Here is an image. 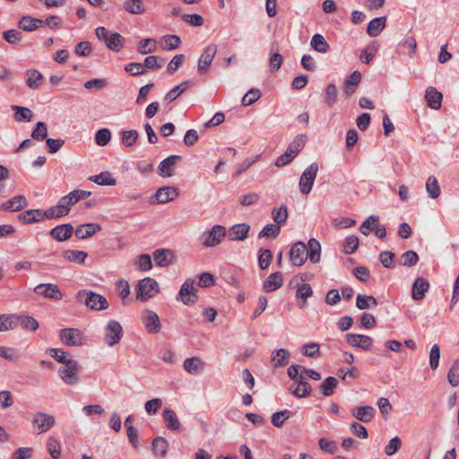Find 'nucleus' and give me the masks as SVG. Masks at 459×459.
Here are the masks:
<instances>
[{"instance_id":"obj_21","label":"nucleus","mask_w":459,"mask_h":459,"mask_svg":"<svg viewBox=\"0 0 459 459\" xmlns=\"http://www.w3.org/2000/svg\"><path fill=\"white\" fill-rule=\"evenodd\" d=\"M181 157L179 155H170L164 159L159 165V171L162 177L169 178L174 175L173 168Z\"/></svg>"},{"instance_id":"obj_55","label":"nucleus","mask_w":459,"mask_h":459,"mask_svg":"<svg viewBox=\"0 0 459 459\" xmlns=\"http://www.w3.org/2000/svg\"><path fill=\"white\" fill-rule=\"evenodd\" d=\"M325 100L329 108H332L337 101V88L333 83H329L325 88Z\"/></svg>"},{"instance_id":"obj_22","label":"nucleus","mask_w":459,"mask_h":459,"mask_svg":"<svg viewBox=\"0 0 459 459\" xmlns=\"http://www.w3.org/2000/svg\"><path fill=\"white\" fill-rule=\"evenodd\" d=\"M429 289V283L427 280L422 277H418L413 285L411 297L414 300H420L425 297V293Z\"/></svg>"},{"instance_id":"obj_36","label":"nucleus","mask_w":459,"mask_h":459,"mask_svg":"<svg viewBox=\"0 0 459 459\" xmlns=\"http://www.w3.org/2000/svg\"><path fill=\"white\" fill-rule=\"evenodd\" d=\"M169 448V442L162 437H157L152 440V451L157 456L165 457Z\"/></svg>"},{"instance_id":"obj_35","label":"nucleus","mask_w":459,"mask_h":459,"mask_svg":"<svg viewBox=\"0 0 459 459\" xmlns=\"http://www.w3.org/2000/svg\"><path fill=\"white\" fill-rule=\"evenodd\" d=\"M290 354L285 349H278L272 352V361L274 368L283 367L289 363Z\"/></svg>"},{"instance_id":"obj_34","label":"nucleus","mask_w":459,"mask_h":459,"mask_svg":"<svg viewBox=\"0 0 459 459\" xmlns=\"http://www.w3.org/2000/svg\"><path fill=\"white\" fill-rule=\"evenodd\" d=\"M62 256L69 262H73L78 264H83L88 254L85 251L79 250H65L62 253Z\"/></svg>"},{"instance_id":"obj_51","label":"nucleus","mask_w":459,"mask_h":459,"mask_svg":"<svg viewBox=\"0 0 459 459\" xmlns=\"http://www.w3.org/2000/svg\"><path fill=\"white\" fill-rule=\"evenodd\" d=\"M281 231V227L277 224H267L264 227V229L258 233V238H275L278 237Z\"/></svg>"},{"instance_id":"obj_3","label":"nucleus","mask_w":459,"mask_h":459,"mask_svg":"<svg viewBox=\"0 0 459 459\" xmlns=\"http://www.w3.org/2000/svg\"><path fill=\"white\" fill-rule=\"evenodd\" d=\"M306 135L301 134L288 146L286 152L275 160L276 167H282L289 164L301 151L304 146Z\"/></svg>"},{"instance_id":"obj_33","label":"nucleus","mask_w":459,"mask_h":459,"mask_svg":"<svg viewBox=\"0 0 459 459\" xmlns=\"http://www.w3.org/2000/svg\"><path fill=\"white\" fill-rule=\"evenodd\" d=\"M43 26L41 19L33 18L31 16H23L19 22L20 29L25 31H33Z\"/></svg>"},{"instance_id":"obj_50","label":"nucleus","mask_w":459,"mask_h":459,"mask_svg":"<svg viewBox=\"0 0 459 459\" xmlns=\"http://www.w3.org/2000/svg\"><path fill=\"white\" fill-rule=\"evenodd\" d=\"M272 218L279 226L286 221L288 218V210L286 205L281 204L278 208H273L272 211Z\"/></svg>"},{"instance_id":"obj_45","label":"nucleus","mask_w":459,"mask_h":459,"mask_svg":"<svg viewBox=\"0 0 459 459\" xmlns=\"http://www.w3.org/2000/svg\"><path fill=\"white\" fill-rule=\"evenodd\" d=\"M426 190L429 196L433 199H436L440 195V187L436 177L429 176L426 182Z\"/></svg>"},{"instance_id":"obj_58","label":"nucleus","mask_w":459,"mask_h":459,"mask_svg":"<svg viewBox=\"0 0 459 459\" xmlns=\"http://www.w3.org/2000/svg\"><path fill=\"white\" fill-rule=\"evenodd\" d=\"M16 320L24 329L35 331L39 327L38 321L30 316H21L16 317Z\"/></svg>"},{"instance_id":"obj_64","label":"nucleus","mask_w":459,"mask_h":459,"mask_svg":"<svg viewBox=\"0 0 459 459\" xmlns=\"http://www.w3.org/2000/svg\"><path fill=\"white\" fill-rule=\"evenodd\" d=\"M402 447V440L399 437H394L391 438L388 444L385 447V453L388 456L394 455L396 452H398Z\"/></svg>"},{"instance_id":"obj_25","label":"nucleus","mask_w":459,"mask_h":459,"mask_svg":"<svg viewBox=\"0 0 459 459\" xmlns=\"http://www.w3.org/2000/svg\"><path fill=\"white\" fill-rule=\"evenodd\" d=\"M100 230L101 227L97 223H87L78 226L75 230H74V232L77 238L84 239L91 237Z\"/></svg>"},{"instance_id":"obj_27","label":"nucleus","mask_w":459,"mask_h":459,"mask_svg":"<svg viewBox=\"0 0 459 459\" xmlns=\"http://www.w3.org/2000/svg\"><path fill=\"white\" fill-rule=\"evenodd\" d=\"M162 418L166 427L169 430H178L181 423L176 414V412L170 408H165L162 411Z\"/></svg>"},{"instance_id":"obj_10","label":"nucleus","mask_w":459,"mask_h":459,"mask_svg":"<svg viewBox=\"0 0 459 459\" xmlns=\"http://www.w3.org/2000/svg\"><path fill=\"white\" fill-rule=\"evenodd\" d=\"M141 319L148 333H157L161 329L160 317L152 310L146 309L143 312Z\"/></svg>"},{"instance_id":"obj_18","label":"nucleus","mask_w":459,"mask_h":459,"mask_svg":"<svg viewBox=\"0 0 459 459\" xmlns=\"http://www.w3.org/2000/svg\"><path fill=\"white\" fill-rule=\"evenodd\" d=\"M28 205V201L24 195H18L7 200L0 205V208L7 212H16Z\"/></svg>"},{"instance_id":"obj_54","label":"nucleus","mask_w":459,"mask_h":459,"mask_svg":"<svg viewBox=\"0 0 459 459\" xmlns=\"http://www.w3.org/2000/svg\"><path fill=\"white\" fill-rule=\"evenodd\" d=\"M273 260V254L269 249L261 248L258 255V264L262 270H265L269 267Z\"/></svg>"},{"instance_id":"obj_59","label":"nucleus","mask_w":459,"mask_h":459,"mask_svg":"<svg viewBox=\"0 0 459 459\" xmlns=\"http://www.w3.org/2000/svg\"><path fill=\"white\" fill-rule=\"evenodd\" d=\"M359 244V241L357 236L352 235L346 238L343 245V252L346 255H351L354 253L358 249Z\"/></svg>"},{"instance_id":"obj_6","label":"nucleus","mask_w":459,"mask_h":459,"mask_svg":"<svg viewBox=\"0 0 459 459\" xmlns=\"http://www.w3.org/2000/svg\"><path fill=\"white\" fill-rule=\"evenodd\" d=\"M177 300L188 306L194 305L198 300L197 289L195 287L193 279L189 278L185 281L177 295Z\"/></svg>"},{"instance_id":"obj_7","label":"nucleus","mask_w":459,"mask_h":459,"mask_svg":"<svg viewBox=\"0 0 459 459\" xmlns=\"http://www.w3.org/2000/svg\"><path fill=\"white\" fill-rule=\"evenodd\" d=\"M225 236V227L214 225L210 230L202 235L201 239L204 246L211 247L219 245Z\"/></svg>"},{"instance_id":"obj_16","label":"nucleus","mask_w":459,"mask_h":459,"mask_svg":"<svg viewBox=\"0 0 459 459\" xmlns=\"http://www.w3.org/2000/svg\"><path fill=\"white\" fill-rule=\"evenodd\" d=\"M345 338L350 345L364 351H369L373 343V339L370 336L363 334L347 333Z\"/></svg>"},{"instance_id":"obj_48","label":"nucleus","mask_w":459,"mask_h":459,"mask_svg":"<svg viewBox=\"0 0 459 459\" xmlns=\"http://www.w3.org/2000/svg\"><path fill=\"white\" fill-rule=\"evenodd\" d=\"M419 262V255L415 251L409 250L401 255L400 264L411 267Z\"/></svg>"},{"instance_id":"obj_20","label":"nucleus","mask_w":459,"mask_h":459,"mask_svg":"<svg viewBox=\"0 0 459 459\" xmlns=\"http://www.w3.org/2000/svg\"><path fill=\"white\" fill-rule=\"evenodd\" d=\"M425 99L430 108L437 110L441 108L443 95L441 92L437 91L435 87L429 86L427 88Z\"/></svg>"},{"instance_id":"obj_39","label":"nucleus","mask_w":459,"mask_h":459,"mask_svg":"<svg viewBox=\"0 0 459 459\" xmlns=\"http://www.w3.org/2000/svg\"><path fill=\"white\" fill-rule=\"evenodd\" d=\"M356 306L359 309H368L377 306V301L372 295L358 294L356 298Z\"/></svg>"},{"instance_id":"obj_56","label":"nucleus","mask_w":459,"mask_h":459,"mask_svg":"<svg viewBox=\"0 0 459 459\" xmlns=\"http://www.w3.org/2000/svg\"><path fill=\"white\" fill-rule=\"evenodd\" d=\"M290 415L291 412L289 410L274 412L272 415V423L274 427L281 428L284 421L290 417Z\"/></svg>"},{"instance_id":"obj_13","label":"nucleus","mask_w":459,"mask_h":459,"mask_svg":"<svg viewBox=\"0 0 459 459\" xmlns=\"http://www.w3.org/2000/svg\"><path fill=\"white\" fill-rule=\"evenodd\" d=\"M34 292L53 300H61L63 294L56 284L40 283L34 288Z\"/></svg>"},{"instance_id":"obj_52","label":"nucleus","mask_w":459,"mask_h":459,"mask_svg":"<svg viewBox=\"0 0 459 459\" xmlns=\"http://www.w3.org/2000/svg\"><path fill=\"white\" fill-rule=\"evenodd\" d=\"M447 379L452 386L459 385V358L453 362L447 374Z\"/></svg>"},{"instance_id":"obj_61","label":"nucleus","mask_w":459,"mask_h":459,"mask_svg":"<svg viewBox=\"0 0 459 459\" xmlns=\"http://www.w3.org/2000/svg\"><path fill=\"white\" fill-rule=\"evenodd\" d=\"M111 139V132L108 128H102L97 131L95 142L99 146L107 145Z\"/></svg>"},{"instance_id":"obj_46","label":"nucleus","mask_w":459,"mask_h":459,"mask_svg":"<svg viewBox=\"0 0 459 459\" xmlns=\"http://www.w3.org/2000/svg\"><path fill=\"white\" fill-rule=\"evenodd\" d=\"M156 40L153 39H143L137 45V51L142 55H146L155 51Z\"/></svg>"},{"instance_id":"obj_44","label":"nucleus","mask_w":459,"mask_h":459,"mask_svg":"<svg viewBox=\"0 0 459 459\" xmlns=\"http://www.w3.org/2000/svg\"><path fill=\"white\" fill-rule=\"evenodd\" d=\"M134 264L140 271H149L152 267V258L147 254H142L135 257Z\"/></svg>"},{"instance_id":"obj_60","label":"nucleus","mask_w":459,"mask_h":459,"mask_svg":"<svg viewBox=\"0 0 459 459\" xmlns=\"http://www.w3.org/2000/svg\"><path fill=\"white\" fill-rule=\"evenodd\" d=\"M47 446H48V453L54 459L60 458V456H61L60 445H59V442L55 437H50L48 439Z\"/></svg>"},{"instance_id":"obj_37","label":"nucleus","mask_w":459,"mask_h":459,"mask_svg":"<svg viewBox=\"0 0 459 459\" xmlns=\"http://www.w3.org/2000/svg\"><path fill=\"white\" fill-rule=\"evenodd\" d=\"M310 45L313 49L323 54L327 53L330 49L329 44L321 34H315L311 39Z\"/></svg>"},{"instance_id":"obj_62","label":"nucleus","mask_w":459,"mask_h":459,"mask_svg":"<svg viewBox=\"0 0 459 459\" xmlns=\"http://www.w3.org/2000/svg\"><path fill=\"white\" fill-rule=\"evenodd\" d=\"M261 97V91L258 89H251L242 98V105L247 107L257 101Z\"/></svg>"},{"instance_id":"obj_19","label":"nucleus","mask_w":459,"mask_h":459,"mask_svg":"<svg viewBox=\"0 0 459 459\" xmlns=\"http://www.w3.org/2000/svg\"><path fill=\"white\" fill-rule=\"evenodd\" d=\"M250 226L247 223L235 224L229 229V239L242 241L247 238Z\"/></svg>"},{"instance_id":"obj_23","label":"nucleus","mask_w":459,"mask_h":459,"mask_svg":"<svg viewBox=\"0 0 459 459\" xmlns=\"http://www.w3.org/2000/svg\"><path fill=\"white\" fill-rule=\"evenodd\" d=\"M153 259L157 265L167 267L173 263L174 255L169 249H157L153 252Z\"/></svg>"},{"instance_id":"obj_53","label":"nucleus","mask_w":459,"mask_h":459,"mask_svg":"<svg viewBox=\"0 0 459 459\" xmlns=\"http://www.w3.org/2000/svg\"><path fill=\"white\" fill-rule=\"evenodd\" d=\"M121 135H122V143L126 147L133 146L136 143V141L139 137V134L136 130H123V131H121Z\"/></svg>"},{"instance_id":"obj_38","label":"nucleus","mask_w":459,"mask_h":459,"mask_svg":"<svg viewBox=\"0 0 459 459\" xmlns=\"http://www.w3.org/2000/svg\"><path fill=\"white\" fill-rule=\"evenodd\" d=\"M291 393L298 398L307 397L311 394V385L304 379L299 378L297 381V386L291 390Z\"/></svg>"},{"instance_id":"obj_14","label":"nucleus","mask_w":459,"mask_h":459,"mask_svg":"<svg viewBox=\"0 0 459 459\" xmlns=\"http://www.w3.org/2000/svg\"><path fill=\"white\" fill-rule=\"evenodd\" d=\"M216 53H217V47H216V45H213V44L207 46L204 49L200 58H199V61H198L197 68H198L199 74H204L208 71Z\"/></svg>"},{"instance_id":"obj_12","label":"nucleus","mask_w":459,"mask_h":459,"mask_svg":"<svg viewBox=\"0 0 459 459\" xmlns=\"http://www.w3.org/2000/svg\"><path fill=\"white\" fill-rule=\"evenodd\" d=\"M62 342L68 346H80L82 343V334L75 328H64L59 332Z\"/></svg>"},{"instance_id":"obj_47","label":"nucleus","mask_w":459,"mask_h":459,"mask_svg":"<svg viewBox=\"0 0 459 459\" xmlns=\"http://www.w3.org/2000/svg\"><path fill=\"white\" fill-rule=\"evenodd\" d=\"M124 38L117 32L111 33L105 43L107 48L113 51H118L123 45Z\"/></svg>"},{"instance_id":"obj_11","label":"nucleus","mask_w":459,"mask_h":459,"mask_svg":"<svg viewBox=\"0 0 459 459\" xmlns=\"http://www.w3.org/2000/svg\"><path fill=\"white\" fill-rule=\"evenodd\" d=\"M307 245L302 241L294 243L290 251V258L293 265L301 266L307 258Z\"/></svg>"},{"instance_id":"obj_1","label":"nucleus","mask_w":459,"mask_h":459,"mask_svg":"<svg viewBox=\"0 0 459 459\" xmlns=\"http://www.w3.org/2000/svg\"><path fill=\"white\" fill-rule=\"evenodd\" d=\"M76 299L91 310L100 311L108 307V302L104 296L91 290H82L78 291Z\"/></svg>"},{"instance_id":"obj_15","label":"nucleus","mask_w":459,"mask_h":459,"mask_svg":"<svg viewBox=\"0 0 459 459\" xmlns=\"http://www.w3.org/2000/svg\"><path fill=\"white\" fill-rule=\"evenodd\" d=\"M179 195L178 189L173 186H163L159 188L155 195H153V199L152 204H166L168 202L173 201Z\"/></svg>"},{"instance_id":"obj_4","label":"nucleus","mask_w":459,"mask_h":459,"mask_svg":"<svg viewBox=\"0 0 459 459\" xmlns=\"http://www.w3.org/2000/svg\"><path fill=\"white\" fill-rule=\"evenodd\" d=\"M318 172L316 162L311 163L302 173L299 181V191L303 195H308L314 186Z\"/></svg>"},{"instance_id":"obj_17","label":"nucleus","mask_w":459,"mask_h":459,"mask_svg":"<svg viewBox=\"0 0 459 459\" xmlns=\"http://www.w3.org/2000/svg\"><path fill=\"white\" fill-rule=\"evenodd\" d=\"M73 233L74 227L70 223L60 224L49 231L50 237L58 242L69 239L73 236Z\"/></svg>"},{"instance_id":"obj_30","label":"nucleus","mask_w":459,"mask_h":459,"mask_svg":"<svg viewBox=\"0 0 459 459\" xmlns=\"http://www.w3.org/2000/svg\"><path fill=\"white\" fill-rule=\"evenodd\" d=\"M386 17H377L369 22L367 28V33L370 37L378 36L382 30L385 28Z\"/></svg>"},{"instance_id":"obj_40","label":"nucleus","mask_w":459,"mask_h":459,"mask_svg":"<svg viewBox=\"0 0 459 459\" xmlns=\"http://www.w3.org/2000/svg\"><path fill=\"white\" fill-rule=\"evenodd\" d=\"M89 180L100 186H115L116 179L111 176L108 171L101 172L98 175L91 176Z\"/></svg>"},{"instance_id":"obj_32","label":"nucleus","mask_w":459,"mask_h":459,"mask_svg":"<svg viewBox=\"0 0 459 459\" xmlns=\"http://www.w3.org/2000/svg\"><path fill=\"white\" fill-rule=\"evenodd\" d=\"M205 363L199 357L186 359L183 364L184 369L189 374L195 375L203 370Z\"/></svg>"},{"instance_id":"obj_43","label":"nucleus","mask_w":459,"mask_h":459,"mask_svg":"<svg viewBox=\"0 0 459 459\" xmlns=\"http://www.w3.org/2000/svg\"><path fill=\"white\" fill-rule=\"evenodd\" d=\"M338 380L333 377H326L321 384L319 389L320 393L325 396H330L333 393V389L336 388Z\"/></svg>"},{"instance_id":"obj_28","label":"nucleus","mask_w":459,"mask_h":459,"mask_svg":"<svg viewBox=\"0 0 459 459\" xmlns=\"http://www.w3.org/2000/svg\"><path fill=\"white\" fill-rule=\"evenodd\" d=\"M123 9L129 14L140 15L146 12L143 0H125Z\"/></svg>"},{"instance_id":"obj_5","label":"nucleus","mask_w":459,"mask_h":459,"mask_svg":"<svg viewBox=\"0 0 459 459\" xmlns=\"http://www.w3.org/2000/svg\"><path fill=\"white\" fill-rule=\"evenodd\" d=\"M80 369V364L73 359L59 368L58 375L66 385H74L79 382L78 372Z\"/></svg>"},{"instance_id":"obj_24","label":"nucleus","mask_w":459,"mask_h":459,"mask_svg":"<svg viewBox=\"0 0 459 459\" xmlns=\"http://www.w3.org/2000/svg\"><path fill=\"white\" fill-rule=\"evenodd\" d=\"M283 282L282 273L280 272L271 273L264 281L263 290L265 292H272L279 289Z\"/></svg>"},{"instance_id":"obj_2","label":"nucleus","mask_w":459,"mask_h":459,"mask_svg":"<svg viewBox=\"0 0 459 459\" xmlns=\"http://www.w3.org/2000/svg\"><path fill=\"white\" fill-rule=\"evenodd\" d=\"M135 290L136 299L141 302H145L153 298L160 291V288L158 282L154 279L146 277L139 281Z\"/></svg>"},{"instance_id":"obj_42","label":"nucleus","mask_w":459,"mask_h":459,"mask_svg":"<svg viewBox=\"0 0 459 459\" xmlns=\"http://www.w3.org/2000/svg\"><path fill=\"white\" fill-rule=\"evenodd\" d=\"M12 109L15 110L13 117L16 121H31L33 114L30 108L13 105Z\"/></svg>"},{"instance_id":"obj_8","label":"nucleus","mask_w":459,"mask_h":459,"mask_svg":"<svg viewBox=\"0 0 459 459\" xmlns=\"http://www.w3.org/2000/svg\"><path fill=\"white\" fill-rule=\"evenodd\" d=\"M56 423L55 417L46 412L38 411L34 414L32 426L37 434L49 430Z\"/></svg>"},{"instance_id":"obj_9","label":"nucleus","mask_w":459,"mask_h":459,"mask_svg":"<svg viewBox=\"0 0 459 459\" xmlns=\"http://www.w3.org/2000/svg\"><path fill=\"white\" fill-rule=\"evenodd\" d=\"M123 336V328L117 320H110L105 327V342L108 346L118 343Z\"/></svg>"},{"instance_id":"obj_49","label":"nucleus","mask_w":459,"mask_h":459,"mask_svg":"<svg viewBox=\"0 0 459 459\" xmlns=\"http://www.w3.org/2000/svg\"><path fill=\"white\" fill-rule=\"evenodd\" d=\"M189 85L188 81H185L179 85L174 87L172 90H170L165 96V100L171 102L174 101L178 96H180L184 91H186L187 87Z\"/></svg>"},{"instance_id":"obj_29","label":"nucleus","mask_w":459,"mask_h":459,"mask_svg":"<svg viewBox=\"0 0 459 459\" xmlns=\"http://www.w3.org/2000/svg\"><path fill=\"white\" fill-rule=\"evenodd\" d=\"M307 247V255L310 262L313 264L318 263L321 258L320 243L316 238H312L308 240Z\"/></svg>"},{"instance_id":"obj_26","label":"nucleus","mask_w":459,"mask_h":459,"mask_svg":"<svg viewBox=\"0 0 459 459\" xmlns=\"http://www.w3.org/2000/svg\"><path fill=\"white\" fill-rule=\"evenodd\" d=\"M351 414L358 420L362 422H369L376 414V410L369 405L359 406L351 411Z\"/></svg>"},{"instance_id":"obj_41","label":"nucleus","mask_w":459,"mask_h":459,"mask_svg":"<svg viewBox=\"0 0 459 459\" xmlns=\"http://www.w3.org/2000/svg\"><path fill=\"white\" fill-rule=\"evenodd\" d=\"M43 81L42 74L38 70H28L26 85L30 89H38Z\"/></svg>"},{"instance_id":"obj_31","label":"nucleus","mask_w":459,"mask_h":459,"mask_svg":"<svg viewBox=\"0 0 459 459\" xmlns=\"http://www.w3.org/2000/svg\"><path fill=\"white\" fill-rule=\"evenodd\" d=\"M361 74L359 71H354L344 82V93L347 96L352 95L357 89V86L361 81Z\"/></svg>"},{"instance_id":"obj_57","label":"nucleus","mask_w":459,"mask_h":459,"mask_svg":"<svg viewBox=\"0 0 459 459\" xmlns=\"http://www.w3.org/2000/svg\"><path fill=\"white\" fill-rule=\"evenodd\" d=\"M165 45H162L164 50H173L178 48L181 44V39L178 35H167L163 37Z\"/></svg>"},{"instance_id":"obj_63","label":"nucleus","mask_w":459,"mask_h":459,"mask_svg":"<svg viewBox=\"0 0 459 459\" xmlns=\"http://www.w3.org/2000/svg\"><path fill=\"white\" fill-rule=\"evenodd\" d=\"M48 135V126L46 123L39 121L36 124L35 129L31 133V137L37 141L45 139Z\"/></svg>"}]
</instances>
